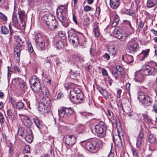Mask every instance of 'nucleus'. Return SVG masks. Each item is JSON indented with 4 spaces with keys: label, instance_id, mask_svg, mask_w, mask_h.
Listing matches in <instances>:
<instances>
[{
    "label": "nucleus",
    "instance_id": "nucleus-1",
    "mask_svg": "<svg viewBox=\"0 0 157 157\" xmlns=\"http://www.w3.org/2000/svg\"><path fill=\"white\" fill-rule=\"evenodd\" d=\"M157 71V69L155 67H151L149 65H144L142 66L141 70L143 75L137 73L136 78L134 79V80L137 82L141 83L144 80L143 75L154 76L156 74Z\"/></svg>",
    "mask_w": 157,
    "mask_h": 157
},
{
    "label": "nucleus",
    "instance_id": "nucleus-2",
    "mask_svg": "<svg viewBox=\"0 0 157 157\" xmlns=\"http://www.w3.org/2000/svg\"><path fill=\"white\" fill-rule=\"evenodd\" d=\"M56 13L57 17L63 25L66 28L67 27L69 24V20L66 17L67 9L65 6H61L57 8Z\"/></svg>",
    "mask_w": 157,
    "mask_h": 157
},
{
    "label": "nucleus",
    "instance_id": "nucleus-3",
    "mask_svg": "<svg viewBox=\"0 0 157 157\" xmlns=\"http://www.w3.org/2000/svg\"><path fill=\"white\" fill-rule=\"evenodd\" d=\"M138 99L140 102L145 107L151 105L152 101V99L150 97L146 95L143 92L139 94Z\"/></svg>",
    "mask_w": 157,
    "mask_h": 157
},
{
    "label": "nucleus",
    "instance_id": "nucleus-4",
    "mask_svg": "<svg viewBox=\"0 0 157 157\" xmlns=\"http://www.w3.org/2000/svg\"><path fill=\"white\" fill-rule=\"evenodd\" d=\"M106 129V126L102 121L99 122L95 127V131L98 136L100 138H103L105 136Z\"/></svg>",
    "mask_w": 157,
    "mask_h": 157
},
{
    "label": "nucleus",
    "instance_id": "nucleus-5",
    "mask_svg": "<svg viewBox=\"0 0 157 157\" xmlns=\"http://www.w3.org/2000/svg\"><path fill=\"white\" fill-rule=\"evenodd\" d=\"M29 82L31 88L34 92H38L42 88L39 78L36 76H33L31 78Z\"/></svg>",
    "mask_w": 157,
    "mask_h": 157
},
{
    "label": "nucleus",
    "instance_id": "nucleus-6",
    "mask_svg": "<svg viewBox=\"0 0 157 157\" xmlns=\"http://www.w3.org/2000/svg\"><path fill=\"white\" fill-rule=\"evenodd\" d=\"M68 40L74 47L79 44L78 38L76 35L74 29L71 28L68 32Z\"/></svg>",
    "mask_w": 157,
    "mask_h": 157
},
{
    "label": "nucleus",
    "instance_id": "nucleus-7",
    "mask_svg": "<svg viewBox=\"0 0 157 157\" xmlns=\"http://www.w3.org/2000/svg\"><path fill=\"white\" fill-rule=\"evenodd\" d=\"M51 101L48 97L43 98L39 104V110L40 109L41 111H43L45 112H48L47 110L48 106L51 105Z\"/></svg>",
    "mask_w": 157,
    "mask_h": 157
},
{
    "label": "nucleus",
    "instance_id": "nucleus-8",
    "mask_svg": "<svg viewBox=\"0 0 157 157\" xmlns=\"http://www.w3.org/2000/svg\"><path fill=\"white\" fill-rule=\"evenodd\" d=\"M74 110L71 108L64 107L58 109V115L60 117L67 118L74 113Z\"/></svg>",
    "mask_w": 157,
    "mask_h": 157
},
{
    "label": "nucleus",
    "instance_id": "nucleus-9",
    "mask_svg": "<svg viewBox=\"0 0 157 157\" xmlns=\"http://www.w3.org/2000/svg\"><path fill=\"white\" fill-rule=\"evenodd\" d=\"M15 40L17 43V45L14 49V59L17 63H20V39L18 36H15Z\"/></svg>",
    "mask_w": 157,
    "mask_h": 157
},
{
    "label": "nucleus",
    "instance_id": "nucleus-10",
    "mask_svg": "<svg viewBox=\"0 0 157 157\" xmlns=\"http://www.w3.org/2000/svg\"><path fill=\"white\" fill-rule=\"evenodd\" d=\"M35 40L37 48L40 50H43L45 46L44 39L42 37L41 35L38 33L35 36Z\"/></svg>",
    "mask_w": 157,
    "mask_h": 157
},
{
    "label": "nucleus",
    "instance_id": "nucleus-11",
    "mask_svg": "<svg viewBox=\"0 0 157 157\" xmlns=\"http://www.w3.org/2000/svg\"><path fill=\"white\" fill-rule=\"evenodd\" d=\"M81 143V145L83 147L91 152L95 153V151H94L95 144L94 140L93 139L91 141H83Z\"/></svg>",
    "mask_w": 157,
    "mask_h": 157
},
{
    "label": "nucleus",
    "instance_id": "nucleus-12",
    "mask_svg": "<svg viewBox=\"0 0 157 157\" xmlns=\"http://www.w3.org/2000/svg\"><path fill=\"white\" fill-rule=\"evenodd\" d=\"M72 94L70 100L74 104H78L80 103L81 101H83L84 98L83 94L80 92L75 95Z\"/></svg>",
    "mask_w": 157,
    "mask_h": 157
},
{
    "label": "nucleus",
    "instance_id": "nucleus-13",
    "mask_svg": "<svg viewBox=\"0 0 157 157\" xmlns=\"http://www.w3.org/2000/svg\"><path fill=\"white\" fill-rule=\"evenodd\" d=\"M65 143L68 146H73L76 142V138L74 135H67L63 138Z\"/></svg>",
    "mask_w": 157,
    "mask_h": 157
},
{
    "label": "nucleus",
    "instance_id": "nucleus-14",
    "mask_svg": "<svg viewBox=\"0 0 157 157\" xmlns=\"http://www.w3.org/2000/svg\"><path fill=\"white\" fill-rule=\"evenodd\" d=\"M115 37L122 41H125L127 39V36L124 32L121 30H119L117 29H115L114 31Z\"/></svg>",
    "mask_w": 157,
    "mask_h": 157
},
{
    "label": "nucleus",
    "instance_id": "nucleus-15",
    "mask_svg": "<svg viewBox=\"0 0 157 157\" xmlns=\"http://www.w3.org/2000/svg\"><path fill=\"white\" fill-rule=\"evenodd\" d=\"M20 117L22 123L27 128H30L32 125V122L29 117L25 114H20Z\"/></svg>",
    "mask_w": 157,
    "mask_h": 157
},
{
    "label": "nucleus",
    "instance_id": "nucleus-16",
    "mask_svg": "<svg viewBox=\"0 0 157 157\" xmlns=\"http://www.w3.org/2000/svg\"><path fill=\"white\" fill-rule=\"evenodd\" d=\"M139 48V46L137 44L134 43L132 45L128 46L127 47L128 53H134L137 51Z\"/></svg>",
    "mask_w": 157,
    "mask_h": 157
},
{
    "label": "nucleus",
    "instance_id": "nucleus-17",
    "mask_svg": "<svg viewBox=\"0 0 157 157\" xmlns=\"http://www.w3.org/2000/svg\"><path fill=\"white\" fill-rule=\"evenodd\" d=\"M39 92V95L42 99L44 98L48 97V96L49 95V90L46 87H42Z\"/></svg>",
    "mask_w": 157,
    "mask_h": 157
},
{
    "label": "nucleus",
    "instance_id": "nucleus-18",
    "mask_svg": "<svg viewBox=\"0 0 157 157\" xmlns=\"http://www.w3.org/2000/svg\"><path fill=\"white\" fill-rule=\"evenodd\" d=\"M47 25L51 30L54 31L58 28V23L55 18Z\"/></svg>",
    "mask_w": 157,
    "mask_h": 157
},
{
    "label": "nucleus",
    "instance_id": "nucleus-19",
    "mask_svg": "<svg viewBox=\"0 0 157 157\" xmlns=\"http://www.w3.org/2000/svg\"><path fill=\"white\" fill-rule=\"evenodd\" d=\"M26 15L24 11H20V26L21 24L22 28L21 29H25L26 25Z\"/></svg>",
    "mask_w": 157,
    "mask_h": 157
},
{
    "label": "nucleus",
    "instance_id": "nucleus-20",
    "mask_svg": "<svg viewBox=\"0 0 157 157\" xmlns=\"http://www.w3.org/2000/svg\"><path fill=\"white\" fill-rule=\"evenodd\" d=\"M144 135V133L141 131H140L137 138L136 144L137 147L139 148L141 147Z\"/></svg>",
    "mask_w": 157,
    "mask_h": 157
},
{
    "label": "nucleus",
    "instance_id": "nucleus-21",
    "mask_svg": "<svg viewBox=\"0 0 157 157\" xmlns=\"http://www.w3.org/2000/svg\"><path fill=\"white\" fill-rule=\"evenodd\" d=\"M42 18L44 22L47 25L55 19V18L52 14H46Z\"/></svg>",
    "mask_w": 157,
    "mask_h": 157
},
{
    "label": "nucleus",
    "instance_id": "nucleus-22",
    "mask_svg": "<svg viewBox=\"0 0 157 157\" xmlns=\"http://www.w3.org/2000/svg\"><path fill=\"white\" fill-rule=\"evenodd\" d=\"M27 132H29V134H27V136L25 137L24 139L28 143H31L33 140L32 131L31 129H29Z\"/></svg>",
    "mask_w": 157,
    "mask_h": 157
},
{
    "label": "nucleus",
    "instance_id": "nucleus-23",
    "mask_svg": "<svg viewBox=\"0 0 157 157\" xmlns=\"http://www.w3.org/2000/svg\"><path fill=\"white\" fill-rule=\"evenodd\" d=\"M22 79L23 82H22V88H21V94L22 95L24 94L25 91L27 89V87L26 86V84L25 83V82L26 80V77L25 75H22L21 78H20V79Z\"/></svg>",
    "mask_w": 157,
    "mask_h": 157
},
{
    "label": "nucleus",
    "instance_id": "nucleus-24",
    "mask_svg": "<svg viewBox=\"0 0 157 157\" xmlns=\"http://www.w3.org/2000/svg\"><path fill=\"white\" fill-rule=\"evenodd\" d=\"M119 0H110V5L113 9H117L119 6Z\"/></svg>",
    "mask_w": 157,
    "mask_h": 157
},
{
    "label": "nucleus",
    "instance_id": "nucleus-25",
    "mask_svg": "<svg viewBox=\"0 0 157 157\" xmlns=\"http://www.w3.org/2000/svg\"><path fill=\"white\" fill-rule=\"evenodd\" d=\"M72 87V90H71L70 93V97H71L72 94H73V95H75V94L81 92V90L77 86H73Z\"/></svg>",
    "mask_w": 157,
    "mask_h": 157
},
{
    "label": "nucleus",
    "instance_id": "nucleus-26",
    "mask_svg": "<svg viewBox=\"0 0 157 157\" xmlns=\"http://www.w3.org/2000/svg\"><path fill=\"white\" fill-rule=\"evenodd\" d=\"M94 140L95 144V149H94V151H95V153L97 152L99 150V148L101 147L102 146L103 143L101 141H96L95 139H94Z\"/></svg>",
    "mask_w": 157,
    "mask_h": 157
},
{
    "label": "nucleus",
    "instance_id": "nucleus-27",
    "mask_svg": "<svg viewBox=\"0 0 157 157\" xmlns=\"http://www.w3.org/2000/svg\"><path fill=\"white\" fill-rule=\"evenodd\" d=\"M99 92L106 99H107L110 96L109 94L105 90L99 87L98 89Z\"/></svg>",
    "mask_w": 157,
    "mask_h": 157
},
{
    "label": "nucleus",
    "instance_id": "nucleus-28",
    "mask_svg": "<svg viewBox=\"0 0 157 157\" xmlns=\"http://www.w3.org/2000/svg\"><path fill=\"white\" fill-rule=\"evenodd\" d=\"M113 139L115 144L119 145L121 143V140L120 136L116 135L113 136Z\"/></svg>",
    "mask_w": 157,
    "mask_h": 157
},
{
    "label": "nucleus",
    "instance_id": "nucleus-29",
    "mask_svg": "<svg viewBox=\"0 0 157 157\" xmlns=\"http://www.w3.org/2000/svg\"><path fill=\"white\" fill-rule=\"evenodd\" d=\"M148 141L150 144L155 143L156 142V138L154 136V134H151L148 135Z\"/></svg>",
    "mask_w": 157,
    "mask_h": 157
},
{
    "label": "nucleus",
    "instance_id": "nucleus-30",
    "mask_svg": "<svg viewBox=\"0 0 157 157\" xmlns=\"http://www.w3.org/2000/svg\"><path fill=\"white\" fill-rule=\"evenodd\" d=\"M157 4V0H147V7L151 8Z\"/></svg>",
    "mask_w": 157,
    "mask_h": 157
},
{
    "label": "nucleus",
    "instance_id": "nucleus-31",
    "mask_svg": "<svg viewBox=\"0 0 157 157\" xmlns=\"http://www.w3.org/2000/svg\"><path fill=\"white\" fill-rule=\"evenodd\" d=\"M34 121L37 128L40 130H41L43 127V125L42 124V122L36 118L34 119Z\"/></svg>",
    "mask_w": 157,
    "mask_h": 157
},
{
    "label": "nucleus",
    "instance_id": "nucleus-32",
    "mask_svg": "<svg viewBox=\"0 0 157 157\" xmlns=\"http://www.w3.org/2000/svg\"><path fill=\"white\" fill-rule=\"evenodd\" d=\"M149 51V49H147L142 51V52L140 54V56L142 57V59H140V60H143L145 57L147 56Z\"/></svg>",
    "mask_w": 157,
    "mask_h": 157
},
{
    "label": "nucleus",
    "instance_id": "nucleus-33",
    "mask_svg": "<svg viewBox=\"0 0 157 157\" xmlns=\"http://www.w3.org/2000/svg\"><path fill=\"white\" fill-rule=\"evenodd\" d=\"M120 20V18L119 16L116 14L114 16V21L112 24L111 25L112 27H115L118 24Z\"/></svg>",
    "mask_w": 157,
    "mask_h": 157
},
{
    "label": "nucleus",
    "instance_id": "nucleus-34",
    "mask_svg": "<svg viewBox=\"0 0 157 157\" xmlns=\"http://www.w3.org/2000/svg\"><path fill=\"white\" fill-rule=\"evenodd\" d=\"M13 23V25L16 26L18 23L17 17L15 10L14 11L12 17Z\"/></svg>",
    "mask_w": 157,
    "mask_h": 157
},
{
    "label": "nucleus",
    "instance_id": "nucleus-35",
    "mask_svg": "<svg viewBox=\"0 0 157 157\" xmlns=\"http://www.w3.org/2000/svg\"><path fill=\"white\" fill-rule=\"evenodd\" d=\"M125 61L127 63H131L133 61V57L132 56L129 55H127L125 59Z\"/></svg>",
    "mask_w": 157,
    "mask_h": 157
},
{
    "label": "nucleus",
    "instance_id": "nucleus-36",
    "mask_svg": "<svg viewBox=\"0 0 157 157\" xmlns=\"http://www.w3.org/2000/svg\"><path fill=\"white\" fill-rule=\"evenodd\" d=\"M98 27L97 24H95L94 26L93 32L95 35L96 37L98 38L99 36V32L98 29Z\"/></svg>",
    "mask_w": 157,
    "mask_h": 157
},
{
    "label": "nucleus",
    "instance_id": "nucleus-37",
    "mask_svg": "<svg viewBox=\"0 0 157 157\" xmlns=\"http://www.w3.org/2000/svg\"><path fill=\"white\" fill-rule=\"evenodd\" d=\"M63 44L61 40H58L56 43L55 46L58 49L62 48L63 47Z\"/></svg>",
    "mask_w": 157,
    "mask_h": 157
},
{
    "label": "nucleus",
    "instance_id": "nucleus-38",
    "mask_svg": "<svg viewBox=\"0 0 157 157\" xmlns=\"http://www.w3.org/2000/svg\"><path fill=\"white\" fill-rule=\"evenodd\" d=\"M28 133L27 131L23 128L20 127V136L24 138Z\"/></svg>",
    "mask_w": 157,
    "mask_h": 157
},
{
    "label": "nucleus",
    "instance_id": "nucleus-39",
    "mask_svg": "<svg viewBox=\"0 0 157 157\" xmlns=\"http://www.w3.org/2000/svg\"><path fill=\"white\" fill-rule=\"evenodd\" d=\"M9 32V31L8 28L6 26H2L1 29V33L2 34H8Z\"/></svg>",
    "mask_w": 157,
    "mask_h": 157
},
{
    "label": "nucleus",
    "instance_id": "nucleus-40",
    "mask_svg": "<svg viewBox=\"0 0 157 157\" xmlns=\"http://www.w3.org/2000/svg\"><path fill=\"white\" fill-rule=\"evenodd\" d=\"M116 70L117 71L120 72V74L121 75H123L124 74V69L120 65H117L116 67Z\"/></svg>",
    "mask_w": 157,
    "mask_h": 157
},
{
    "label": "nucleus",
    "instance_id": "nucleus-41",
    "mask_svg": "<svg viewBox=\"0 0 157 157\" xmlns=\"http://www.w3.org/2000/svg\"><path fill=\"white\" fill-rule=\"evenodd\" d=\"M112 73L113 76L117 79L119 77V75L118 71L116 68L112 70Z\"/></svg>",
    "mask_w": 157,
    "mask_h": 157
},
{
    "label": "nucleus",
    "instance_id": "nucleus-42",
    "mask_svg": "<svg viewBox=\"0 0 157 157\" xmlns=\"http://www.w3.org/2000/svg\"><path fill=\"white\" fill-rule=\"evenodd\" d=\"M58 59L56 58H54L52 57H48L47 58L45 62L46 63H48L50 64L51 63H52V61L54 60L55 61V60H56V59Z\"/></svg>",
    "mask_w": 157,
    "mask_h": 157
},
{
    "label": "nucleus",
    "instance_id": "nucleus-43",
    "mask_svg": "<svg viewBox=\"0 0 157 157\" xmlns=\"http://www.w3.org/2000/svg\"><path fill=\"white\" fill-rule=\"evenodd\" d=\"M105 112L109 119L112 118L113 115V112L108 109H107V111Z\"/></svg>",
    "mask_w": 157,
    "mask_h": 157
},
{
    "label": "nucleus",
    "instance_id": "nucleus-44",
    "mask_svg": "<svg viewBox=\"0 0 157 157\" xmlns=\"http://www.w3.org/2000/svg\"><path fill=\"white\" fill-rule=\"evenodd\" d=\"M144 23L142 21H140L138 23V28L139 29L140 31L142 30L144 25Z\"/></svg>",
    "mask_w": 157,
    "mask_h": 157
},
{
    "label": "nucleus",
    "instance_id": "nucleus-45",
    "mask_svg": "<svg viewBox=\"0 0 157 157\" xmlns=\"http://www.w3.org/2000/svg\"><path fill=\"white\" fill-rule=\"evenodd\" d=\"M58 35L61 39H64L65 38V34L63 31H60L58 33Z\"/></svg>",
    "mask_w": 157,
    "mask_h": 157
},
{
    "label": "nucleus",
    "instance_id": "nucleus-46",
    "mask_svg": "<svg viewBox=\"0 0 157 157\" xmlns=\"http://www.w3.org/2000/svg\"><path fill=\"white\" fill-rule=\"evenodd\" d=\"M30 149L29 145L25 146L23 150V152L24 154L28 153H29Z\"/></svg>",
    "mask_w": 157,
    "mask_h": 157
},
{
    "label": "nucleus",
    "instance_id": "nucleus-47",
    "mask_svg": "<svg viewBox=\"0 0 157 157\" xmlns=\"http://www.w3.org/2000/svg\"><path fill=\"white\" fill-rule=\"evenodd\" d=\"M28 48L29 51L32 53L33 52V49L32 46L30 43H29L28 44Z\"/></svg>",
    "mask_w": 157,
    "mask_h": 157
},
{
    "label": "nucleus",
    "instance_id": "nucleus-48",
    "mask_svg": "<svg viewBox=\"0 0 157 157\" xmlns=\"http://www.w3.org/2000/svg\"><path fill=\"white\" fill-rule=\"evenodd\" d=\"M80 74V73H78L77 71L74 72L71 75V77L72 78H74L77 76H79Z\"/></svg>",
    "mask_w": 157,
    "mask_h": 157
},
{
    "label": "nucleus",
    "instance_id": "nucleus-49",
    "mask_svg": "<svg viewBox=\"0 0 157 157\" xmlns=\"http://www.w3.org/2000/svg\"><path fill=\"white\" fill-rule=\"evenodd\" d=\"M5 119L3 114L0 112V123L2 124L3 123Z\"/></svg>",
    "mask_w": 157,
    "mask_h": 157
},
{
    "label": "nucleus",
    "instance_id": "nucleus-50",
    "mask_svg": "<svg viewBox=\"0 0 157 157\" xmlns=\"http://www.w3.org/2000/svg\"><path fill=\"white\" fill-rule=\"evenodd\" d=\"M0 17L3 21H6L7 20V17L3 13L0 12Z\"/></svg>",
    "mask_w": 157,
    "mask_h": 157
},
{
    "label": "nucleus",
    "instance_id": "nucleus-51",
    "mask_svg": "<svg viewBox=\"0 0 157 157\" xmlns=\"http://www.w3.org/2000/svg\"><path fill=\"white\" fill-rule=\"evenodd\" d=\"M156 9V7H154L153 9H152L150 10V13H149L148 12H147L146 11L145 12L146 13H147V14H150L152 15L153 14H154L155 12V10Z\"/></svg>",
    "mask_w": 157,
    "mask_h": 157
},
{
    "label": "nucleus",
    "instance_id": "nucleus-52",
    "mask_svg": "<svg viewBox=\"0 0 157 157\" xmlns=\"http://www.w3.org/2000/svg\"><path fill=\"white\" fill-rule=\"evenodd\" d=\"M10 101L11 104L13 108H15V104L17 102L15 101V100L13 99L12 98H10Z\"/></svg>",
    "mask_w": 157,
    "mask_h": 157
},
{
    "label": "nucleus",
    "instance_id": "nucleus-53",
    "mask_svg": "<svg viewBox=\"0 0 157 157\" xmlns=\"http://www.w3.org/2000/svg\"><path fill=\"white\" fill-rule=\"evenodd\" d=\"M8 68V78L9 79V77H10L11 74L12 73V71L11 70V68L9 66L7 67Z\"/></svg>",
    "mask_w": 157,
    "mask_h": 157
},
{
    "label": "nucleus",
    "instance_id": "nucleus-54",
    "mask_svg": "<svg viewBox=\"0 0 157 157\" xmlns=\"http://www.w3.org/2000/svg\"><path fill=\"white\" fill-rule=\"evenodd\" d=\"M8 68V78L9 79V77H10L11 74L12 73V71L11 70V68L9 66L7 67Z\"/></svg>",
    "mask_w": 157,
    "mask_h": 157
},
{
    "label": "nucleus",
    "instance_id": "nucleus-55",
    "mask_svg": "<svg viewBox=\"0 0 157 157\" xmlns=\"http://www.w3.org/2000/svg\"><path fill=\"white\" fill-rule=\"evenodd\" d=\"M132 150L133 156H137L138 155V153L137 151L136 150V149L133 148L132 149Z\"/></svg>",
    "mask_w": 157,
    "mask_h": 157
},
{
    "label": "nucleus",
    "instance_id": "nucleus-56",
    "mask_svg": "<svg viewBox=\"0 0 157 157\" xmlns=\"http://www.w3.org/2000/svg\"><path fill=\"white\" fill-rule=\"evenodd\" d=\"M91 9V7L88 6H86L84 8V10L86 12H88L90 11Z\"/></svg>",
    "mask_w": 157,
    "mask_h": 157
},
{
    "label": "nucleus",
    "instance_id": "nucleus-57",
    "mask_svg": "<svg viewBox=\"0 0 157 157\" xmlns=\"http://www.w3.org/2000/svg\"><path fill=\"white\" fill-rule=\"evenodd\" d=\"M90 21V19L89 17H87L84 20V22L86 25L89 24Z\"/></svg>",
    "mask_w": 157,
    "mask_h": 157
},
{
    "label": "nucleus",
    "instance_id": "nucleus-58",
    "mask_svg": "<svg viewBox=\"0 0 157 157\" xmlns=\"http://www.w3.org/2000/svg\"><path fill=\"white\" fill-rule=\"evenodd\" d=\"M104 58L107 60H109L110 59V56L109 54L107 53H105L104 55Z\"/></svg>",
    "mask_w": 157,
    "mask_h": 157
},
{
    "label": "nucleus",
    "instance_id": "nucleus-59",
    "mask_svg": "<svg viewBox=\"0 0 157 157\" xmlns=\"http://www.w3.org/2000/svg\"><path fill=\"white\" fill-rule=\"evenodd\" d=\"M122 92V90L121 89H118L117 91V97L120 98L121 97V94Z\"/></svg>",
    "mask_w": 157,
    "mask_h": 157
},
{
    "label": "nucleus",
    "instance_id": "nucleus-60",
    "mask_svg": "<svg viewBox=\"0 0 157 157\" xmlns=\"http://www.w3.org/2000/svg\"><path fill=\"white\" fill-rule=\"evenodd\" d=\"M102 73L103 75L107 76L108 75V73L106 70L104 68L102 69Z\"/></svg>",
    "mask_w": 157,
    "mask_h": 157
},
{
    "label": "nucleus",
    "instance_id": "nucleus-61",
    "mask_svg": "<svg viewBox=\"0 0 157 157\" xmlns=\"http://www.w3.org/2000/svg\"><path fill=\"white\" fill-rule=\"evenodd\" d=\"M73 20L74 22L77 25L78 24L76 17L73 14Z\"/></svg>",
    "mask_w": 157,
    "mask_h": 157
},
{
    "label": "nucleus",
    "instance_id": "nucleus-62",
    "mask_svg": "<svg viewBox=\"0 0 157 157\" xmlns=\"http://www.w3.org/2000/svg\"><path fill=\"white\" fill-rule=\"evenodd\" d=\"M90 54L93 56L95 55V50L94 49L92 48H91L90 50Z\"/></svg>",
    "mask_w": 157,
    "mask_h": 157
},
{
    "label": "nucleus",
    "instance_id": "nucleus-63",
    "mask_svg": "<svg viewBox=\"0 0 157 157\" xmlns=\"http://www.w3.org/2000/svg\"><path fill=\"white\" fill-rule=\"evenodd\" d=\"M19 102H17L15 104V108H14V109H17L18 110H20V106L19 105Z\"/></svg>",
    "mask_w": 157,
    "mask_h": 157
},
{
    "label": "nucleus",
    "instance_id": "nucleus-64",
    "mask_svg": "<svg viewBox=\"0 0 157 157\" xmlns=\"http://www.w3.org/2000/svg\"><path fill=\"white\" fill-rule=\"evenodd\" d=\"M153 109L154 111L156 113H157V105H154L153 106Z\"/></svg>",
    "mask_w": 157,
    "mask_h": 157
}]
</instances>
